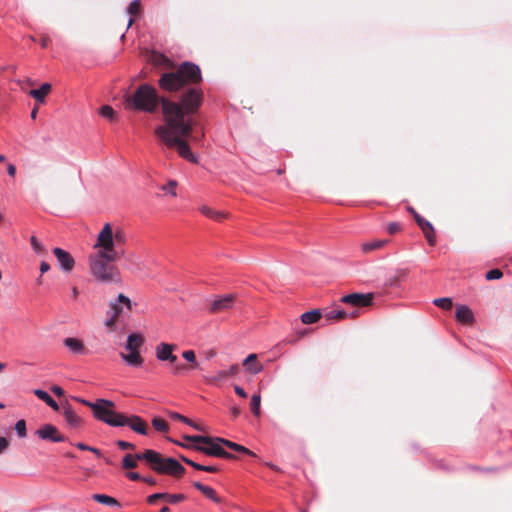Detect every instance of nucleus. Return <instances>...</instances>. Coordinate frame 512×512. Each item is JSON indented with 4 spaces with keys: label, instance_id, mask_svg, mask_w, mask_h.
<instances>
[{
    "label": "nucleus",
    "instance_id": "423d86ee",
    "mask_svg": "<svg viewBox=\"0 0 512 512\" xmlns=\"http://www.w3.org/2000/svg\"><path fill=\"white\" fill-rule=\"evenodd\" d=\"M93 411V417L111 427H123L124 414L115 409L111 400L98 398L93 404H88Z\"/></svg>",
    "mask_w": 512,
    "mask_h": 512
},
{
    "label": "nucleus",
    "instance_id": "aec40b11",
    "mask_svg": "<svg viewBox=\"0 0 512 512\" xmlns=\"http://www.w3.org/2000/svg\"><path fill=\"white\" fill-rule=\"evenodd\" d=\"M63 416L67 425L72 428H78L82 423V418L69 405L63 406Z\"/></svg>",
    "mask_w": 512,
    "mask_h": 512
},
{
    "label": "nucleus",
    "instance_id": "6e6552de",
    "mask_svg": "<svg viewBox=\"0 0 512 512\" xmlns=\"http://www.w3.org/2000/svg\"><path fill=\"white\" fill-rule=\"evenodd\" d=\"M147 464L157 473L180 476L184 473L183 465L172 457H162L160 453H148Z\"/></svg>",
    "mask_w": 512,
    "mask_h": 512
},
{
    "label": "nucleus",
    "instance_id": "4468645a",
    "mask_svg": "<svg viewBox=\"0 0 512 512\" xmlns=\"http://www.w3.org/2000/svg\"><path fill=\"white\" fill-rule=\"evenodd\" d=\"M408 210L414 216L415 221L423 231L427 241L430 243V245H434L435 235L432 224L428 220L421 217L413 208L409 207Z\"/></svg>",
    "mask_w": 512,
    "mask_h": 512
},
{
    "label": "nucleus",
    "instance_id": "ddd939ff",
    "mask_svg": "<svg viewBox=\"0 0 512 512\" xmlns=\"http://www.w3.org/2000/svg\"><path fill=\"white\" fill-rule=\"evenodd\" d=\"M176 348L175 345L161 342L155 348V356L157 360L164 362L168 361L174 364L177 361V356L173 354V350Z\"/></svg>",
    "mask_w": 512,
    "mask_h": 512
},
{
    "label": "nucleus",
    "instance_id": "13d9d810",
    "mask_svg": "<svg viewBox=\"0 0 512 512\" xmlns=\"http://www.w3.org/2000/svg\"><path fill=\"white\" fill-rule=\"evenodd\" d=\"M127 477L132 481H137V480L142 479L141 475L137 472H129V473H127Z\"/></svg>",
    "mask_w": 512,
    "mask_h": 512
},
{
    "label": "nucleus",
    "instance_id": "69168bd1",
    "mask_svg": "<svg viewBox=\"0 0 512 512\" xmlns=\"http://www.w3.org/2000/svg\"><path fill=\"white\" fill-rule=\"evenodd\" d=\"M48 43H49V37L44 36L41 38L40 45L42 48H46L48 46Z\"/></svg>",
    "mask_w": 512,
    "mask_h": 512
},
{
    "label": "nucleus",
    "instance_id": "c03bdc74",
    "mask_svg": "<svg viewBox=\"0 0 512 512\" xmlns=\"http://www.w3.org/2000/svg\"><path fill=\"white\" fill-rule=\"evenodd\" d=\"M502 276H503V273L501 270L492 269L486 273L485 278H486V280L491 281V280L500 279Z\"/></svg>",
    "mask_w": 512,
    "mask_h": 512
},
{
    "label": "nucleus",
    "instance_id": "4c0bfd02",
    "mask_svg": "<svg viewBox=\"0 0 512 512\" xmlns=\"http://www.w3.org/2000/svg\"><path fill=\"white\" fill-rule=\"evenodd\" d=\"M433 304L444 310L452 308V300L450 298H436L434 299Z\"/></svg>",
    "mask_w": 512,
    "mask_h": 512
},
{
    "label": "nucleus",
    "instance_id": "f3484780",
    "mask_svg": "<svg viewBox=\"0 0 512 512\" xmlns=\"http://www.w3.org/2000/svg\"><path fill=\"white\" fill-rule=\"evenodd\" d=\"M63 345L74 355H83L87 353V349L83 341L76 337L64 338Z\"/></svg>",
    "mask_w": 512,
    "mask_h": 512
},
{
    "label": "nucleus",
    "instance_id": "864d4df0",
    "mask_svg": "<svg viewBox=\"0 0 512 512\" xmlns=\"http://www.w3.org/2000/svg\"><path fill=\"white\" fill-rule=\"evenodd\" d=\"M185 369H186V366L183 364L174 365L171 369V373L174 375H178Z\"/></svg>",
    "mask_w": 512,
    "mask_h": 512
},
{
    "label": "nucleus",
    "instance_id": "a19ab883",
    "mask_svg": "<svg viewBox=\"0 0 512 512\" xmlns=\"http://www.w3.org/2000/svg\"><path fill=\"white\" fill-rule=\"evenodd\" d=\"M100 114L102 117H104L106 119L113 120L115 111L113 110L112 107H110L108 105H104L100 109Z\"/></svg>",
    "mask_w": 512,
    "mask_h": 512
},
{
    "label": "nucleus",
    "instance_id": "603ef678",
    "mask_svg": "<svg viewBox=\"0 0 512 512\" xmlns=\"http://www.w3.org/2000/svg\"><path fill=\"white\" fill-rule=\"evenodd\" d=\"M400 229V225L396 222L389 223L387 230L390 234L396 233Z\"/></svg>",
    "mask_w": 512,
    "mask_h": 512
},
{
    "label": "nucleus",
    "instance_id": "774afa93",
    "mask_svg": "<svg viewBox=\"0 0 512 512\" xmlns=\"http://www.w3.org/2000/svg\"><path fill=\"white\" fill-rule=\"evenodd\" d=\"M90 452H92L93 454L97 455L98 457L101 456V452L99 449L95 448V447H91L90 448Z\"/></svg>",
    "mask_w": 512,
    "mask_h": 512
},
{
    "label": "nucleus",
    "instance_id": "72a5a7b5",
    "mask_svg": "<svg viewBox=\"0 0 512 512\" xmlns=\"http://www.w3.org/2000/svg\"><path fill=\"white\" fill-rule=\"evenodd\" d=\"M93 498L98 503H101V504H104L107 506L117 505L116 499H114L113 497H110L108 495H105V494H95V495H93Z\"/></svg>",
    "mask_w": 512,
    "mask_h": 512
},
{
    "label": "nucleus",
    "instance_id": "c756f323",
    "mask_svg": "<svg viewBox=\"0 0 512 512\" xmlns=\"http://www.w3.org/2000/svg\"><path fill=\"white\" fill-rule=\"evenodd\" d=\"M169 416L174 419V420H179V421H182L183 423L185 424H188L189 426H191L192 428H194L195 430H198V431H205V428L201 425H198L196 424L195 422H193L192 420H190L189 418L179 414L178 412H171L169 414Z\"/></svg>",
    "mask_w": 512,
    "mask_h": 512
},
{
    "label": "nucleus",
    "instance_id": "f257e3e1",
    "mask_svg": "<svg viewBox=\"0 0 512 512\" xmlns=\"http://www.w3.org/2000/svg\"><path fill=\"white\" fill-rule=\"evenodd\" d=\"M202 99L203 93L196 87L187 88L178 102L163 99L164 124L157 126L154 131L162 143L168 148H175L180 157L192 163H196L197 158L186 138L191 136L196 125L193 116L198 112Z\"/></svg>",
    "mask_w": 512,
    "mask_h": 512
},
{
    "label": "nucleus",
    "instance_id": "8fccbe9b",
    "mask_svg": "<svg viewBox=\"0 0 512 512\" xmlns=\"http://www.w3.org/2000/svg\"><path fill=\"white\" fill-rule=\"evenodd\" d=\"M148 453H156V451L147 449L143 453H137V454L133 455V457L135 458L136 462H137V460H144L147 463V456H145V455H148Z\"/></svg>",
    "mask_w": 512,
    "mask_h": 512
},
{
    "label": "nucleus",
    "instance_id": "6e6d98bb",
    "mask_svg": "<svg viewBox=\"0 0 512 512\" xmlns=\"http://www.w3.org/2000/svg\"><path fill=\"white\" fill-rule=\"evenodd\" d=\"M51 391L56 395V396H63L64 395V390L62 387L58 386V385H53L51 388Z\"/></svg>",
    "mask_w": 512,
    "mask_h": 512
},
{
    "label": "nucleus",
    "instance_id": "20e7f679",
    "mask_svg": "<svg viewBox=\"0 0 512 512\" xmlns=\"http://www.w3.org/2000/svg\"><path fill=\"white\" fill-rule=\"evenodd\" d=\"M165 97H160L156 89L149 84H142L136 88L133 94L125 99L127 109H133L146 113H154L159 104L162 105Z\"/></svg>",
    "mask_w": 512,
    "mask_h": 512
},
{
    "label": "nucleus",
    "instance_id": "f03ea898",
    "mask_svg": "<svg viewBox=\"0 0 512 512\" xmlns=\"http://www.w3.org/2000/svg\"><path fill=\"white\" fill-rule=\"evenodd\" d=\"M94 249L96 251L88 256L90 274L101 283L117 281L119 270L113 263L123 256V252H111L101 247H94Z\"/></svg>",
    "mask_w": 512,
    "mask_h": 512
},
{
    "label": "nucleus",
    "instance_id": "052dcab7",
    "mask_svg": "<svg viewBox=\"0 0 512 512\" xmlns=\"http://www.w3.org/2000/svg\"><path fill=\"white\" fill-rule=\"evenodd\" d=\"M7 173L9 176L14 177L16 174V167L13 164H9L7 166Z\"/></svg>",
    "mask_w": 512,
    "mask_h": 512
},
{
    "label": "nucleus",
    "instance_id": "cd10ccee",
    "mask_svg": "<svg viewBox=\"0 0 512 512\" xmlns=\"http://www.w3.org/2000/svg\"><path fill=\"white\" fill-rule=\"evenodd\" d=\"M199 210L203 215H205L211 219L217 220V221H221L222 219H224L226 217V215L223 211L214 210L211 207H208L206 205L201 206L199 208Z\"/></svg>",
    "mask_w": 512,
    "mask_h": 512
},
{
    "label": "nucleus",
    "instance_id": "79ce46f5",
    "mask_svg": "<svg viewBox=\"0 0 512 512\" xmlns=\"http://www.w3.org/2000/svg\"><path fill=\"white\" fill-rule=\"evenodd\" d=\"M32 249L37 254H43L45 251L44 246L37 240L35 236H32L30 239Z\"/></svg>",
    "mask_w": 512,
    "mask_h": 512
},
{
    "label": "nucleus",
    "instance_id": "393cba45",
    "mask_svg": "<svg viewBox=\"0 0 512 512\" xmlns=\"http://www.w3.org/2000/svg\"><path fill=\"white\" fill-rule=\"evenodd\" d=\"M33 393L42 401H44L52 410L59 411L60 407L58 403L42 389H35Z\"/></svg>",
    "mask_w": 512,
    "mask_h": 512
},
{
    "label": "nucleus",
    "instance_id": "7c9ffc66",
    "mask_svg": "<svg viewBox=\"0 0 512 512\" xmlns=\"http://www.w3.org/2000/svg\"><path fill=\"white\" fill-rule=\"evenodd\" d=\"M320 317H321L320 310L315 309V310H311V311L303 313L301 315V321L304 324H313V323H316Z\"/></svg>",
    "mask_w": 512,
    "mask_h": 512
},
{
    "label": "nucleus",
    "instance_id": "a18cd8bd",
    "mask_svg": "<svg viewBox=\"0 0 512 512\" xmlns=\"http://www.w3.org/2000/svg\"><path fill=\"white\" fill-rule=\"evenodd\" d=\"M140 10V1L139 0H133L128 8H127V13L129 15H136Z\"/></svg>",
    "mask_w": 512,
    "mask_h": 512
},
{
    "label": "nucleus",
    "instance_id": "680f3d73",
    "mask_svg": "<svg viewBox=\"0 0 512 512\" xmlns=\"http://www.w3.org/2000/svg\"><path fill=\"white\" fill-rule=\"evenodd\" d=\"M73 399H74L75 401H77V402H79V403H81V404H83V405L87 406V407H88V404H93V402L88 401V400L83 399V398H80V397H73Z\"/></svg>",
    "mask_w": 512,
    "mask_h": 512
},
{
    "label": "nucleus",
    "instance_id": "3c124183",
    "mask_svg": "<svg viewBox=\"0 0 512 512\" xmlns=\"http://www.w3.org/2000/svg\"><path fill=\"white\" fill-rule=\"evenodd\" d=\"M117 446L121 449V450H127V449H134L135 446L134 444L130 443V442H127V441H124V440H118L116 442Z\"/></svg>",
    "mask_w": 512,
    "mask_h": 512
},
{
    "label": "nucleus",
    "instance_id": "a878e982",
    "mask_svg": "<svg viewBox=\"0 0 512 512\" xmlns=\"http://www.w3.org/2000/svg\"><path fill=\"white\" fill-rule=\"evenodd\" d=\"M193 486L199 490L201 493H203L207 498L211 499L212 501L219 503L220 498L217 496L215 490L211 488L210 486L203 485L200 482H194Z\"/></svg>",
    "mask_w": 512,
    "mask_h": 512
},
{
    "label": "nucleus",
    "instance_id": "1a4fd4ad",
    "mask_svg": "<svg viewBox=\"0 0 512 512\" xmlns=\"http://www.w3.org/2000/svg\"><path fill=\"white\" fill-rule=\"evenodd\" d=\"M131 307L130 299L123 294H119L117 300L110 303L107 314H111L118 319L122 314L130 312Z\"/></svg>",
    "mask_w": 512,
    "mask_h": 512
},
{
    "label": "nucleus",
    "instance_id": "c85d7f7f",
    "mask_svg": "<svg viewBox=\"0 0 512 512\" xmlns=\"http://www.w3.org/2000/svg\"><path fill=\"white\" fill-rule=\"evenodd\" d=\"M218 441H221V443L225 446H227L228 448L234 450V451H237V452H241V453H245V454H248V455H254V453L252 451H250L248 448L240 445V444H237L235 442H232L230 440H227V439H224V438H218L217 439Z\"/></svg>",
    "mask_w": 512,
    "mask_h": 512
},
{
    "label": "nucleus",
    "instance_id": "473e14b6",
    "mask_svg": "<svg viewBox=\"0 0 512 512\" xmlns=\"http://www.w3.org/2000/svg\"><path fill=\"white\" fill-rule=\"evenodd\" d=\"M261 396L259 393H255L251 397L250 407L251 411L255 416L260 415Z\"/></svg>",
    "mask_w": 512,
    "mask_h": 512
},
{
    "label": "nucleus",
    "instance_id": "b1692460",
    "mask_svg": "<svg viewBox=\"0 0 512 512\" xmlns=\"http://www.w3.org/2000/svg\"><path fill=\"white\" fill-rule=\"evenodd\" d=\"M51 91V85L49 83H43L40 88L32 89L29 91V95L33 97L37 102L43 103L45 97Z\"/></svg>",
    "mask_w": 512,
    "mask_h": 512
},
{
    "label": "nucleus",
    "instance_id": "bf43d9fd",
    "mask_svg": "<svg viewBox=\"0 0 512 512\" xmlns=\"http://www.w3.org/2000/svg\"><path fill=\"white\" fill-rule=\"evenodd\" d=\"M50 270V265L46 261L40 263V272L44 274Z\"/></svg>",
    "mask_w": 512,
    "mask_h": 512
},
{
    "label": "nucleus",
    "instance_id": "9b49d317",
    "mask_svg": "<svg viewBox=\"0 0 512 512\" xmlns=\"http://www.w3.org/2000/svg\"><path fill=\"white\" fill-rule=\"evenodd\" d=\"M373 299L372 293L362 294V293H352L349 295H345L341 298L343 303L349 304L353 307H367L371 305Z\"/></svg>",
    "mask_w": 512,
    "mask_h": 512
},
{
    "label": "nucleus",
    "instance_id": "37998d69",
    "mask_svg": "<svg viewBox=\"0 0 512 512\" xmlns=\"http://www.w3.org/2000/svg\"><path fill=\"white\" fill-rule=\"evenodd\" d=\"M176 185H177L176 181L170 180L167 184L163 185L161 187V189L163 191H165L166 193H169L171 196L175 197L176 196V190H175Z\"/></svg>",
    "mask_w": 512,
    "mask_h": 512
},
{
    "label": "nucleus",
    "instance_id": "dca6fc26",
    "mask_svg": "<svg viewBox=\"0 0 512 512\" xmlns=\"http://www.w3.org/2000/svg\"><path fill=\"white\" fill-rule=\"evenodd\" d=\"M123 426H129L131 430L134 432L141 434V435H147L148 434V427L145 421L137 415H132L127 417L124 414V420H123Z\"/></svg>",
    "mask_w": 512,
    "mask_h": 512
},
{
    "label": "nucleus",
    "instance_id": "5fc2aeb1",
    "mask_svg": "<svg viewBox=\"0 0 512 512\" xmlns=\"http://www.w3.org/2000/svg\"><path fill=\"white\" fill-rule=\"evenodd\" d=\"M9 446V442L5 437L0 436V454H2Z\"/></svg>",
    "mask_w": 512,
    "mask_h": 512
},
{
    "label": "nucleus",
    "instance_id": "412c9836",
    "mask_svg": "<svg viewBox=\"0 0 512 512\" xmlns=\"http://www.w3.org/2000/svg\"><path fill=\"white\" fill-rule=\"evenodd\" d=\"M239 371V366L237 364L231 365L228 369L219 370L215 373V375L208 378L210 383H215L217 381L225 380L229 377L235 376Z\"/></svg>",
    "mask_w": 512,
    "mask_h": 512
},
{
    "label": "nucleus",
    "instance_id": "e2e57ef3",
    "mask_svg": "<svg viewBox=\"0 0 512 512\" xmlns=\"http://www.w3.org/2000/svg\"><path fill=\"white\" fill-rule=\"evenodd\" d=\"M76 447L78 449H80V450H83V451H90V448H91V446H88V445H86L84 443H81V442L77 443Z\"/></svg>",
    "mask_w": 512,
    "mask_h": 512
},
{
    "label": "nucleus",
    "instance_id": "bb28decb",
    "mask_svg": "<svg viewBox=\"0 0 512 512\" xmlns=\"http://www.w3.org/2000/svg\"><path fill=\"white\" fill-rule=\"evenodd\" d=\"M357 313V310H353L351 312H346L344 310H330L325 313V317L327 320L343 319L346 317H355Z\"/></svg>",
    "mask_w": 512,
    "mask_h": 512
},
{
    "label": "nucleus",
    "instance_id": "58836bf2",
    "mask_svg": "<svg viewBox=\"0 0 512 512\" xmlns=\"http://www.w3.org/2000/svg\"><path fill=\"white\" fill-rule=\"evenodd\" d=\"M15 431L20 438H25L27 436L25 420L21 419L16 422Z\"/></svg>",
    "mask_w": 512,
    "mask_h": 512
},
{
    "label": "nucleus",
    "instance_id": "f8f14e48",
    "mask_svg": "<svg viewBox=\"0 0 512 512\" xmlns=\"http://www.w3.org/2000/svg\"><path fill=\"white\" fill-rule=\"evenodd\" d=\"M53 254L55 255L58 265L66 273H69L73 270L75 261L71 254L65 251L62 248L56 247L53 249Z\"/></svg>",
    "mask_w": 512,
    "mask_h": 512
},
{
    "label": "nucleus",
    "instance_id": "f704fd0d",
    "mask_svg": "<svg viewBox=\"0 0 512 512\" xmlns=\"http://www.w3.org/2000/svg\"><path fill=\"white\" fill-rule=\"evenodd\" d=\"M187 464L192 466L194 469L200 470V471H205V472H210V473L218 471V467L217 466L202 465V464H199V463H197V462H195L193 460L187 461Z\"/></svg>",
    "mask_w": 512,
    "mask_h": 512
},
{
    "label": "nucleus",
    "instance_id": "338daca9",
    "mask_svg": "<svg viewBox=\"0 0 512 512\" xmlns=\"http://www.w3.org/2000/svg\"><path fill=\"white\" fill-rule=\"evenodd\" d=\"M231 413L234 417H237L240 414V409L238 407H232Z\"/></svg>",
    "mask_w": 512,
    "mask_h": 512
},
{
    "label": "nucleus",
    "instance_id": "e433bc0d",
    "mask_svg": "<svg viewBox=\"0 0 512 512\" xmlns=\"http://www.w3.org/2000/svg\"><path fill=\"white\" fill-rule=\"evenodd\" d=\"M182 357L192 364V368L197 369L199 367L198 362L196 361V355L193 350H185L182 353Z\"/></svg>",
    "mask_w": 512,
    "mask_h": 512
},
{
    "label": "nucleus",
    "instance_id": "7ed1b4c3",
    "mask_svg": "<svg viewBox=\"0 0 512 512\" xmlns=\"http://www.w3.org/2000/svg\"><path fill=\"white\" fill-rule=\"evenodd\" d=\"M201 80L199 66L191 62H184L176 71L163 73L158 84L165 91L177 92L190 85L198 84Z\"/></svg>",
    "mask_w": 512,
    "mask_h": 512
},
{
    "label": "nucleus",
    "instance_id": "39448f33",
    "mask_svg": "<svg viewBox=\"0 0 512 512\" xmlns=\"http://www.w3.org/2000/svg\"><path fill=\"white\" fill-rule=\"evenodd\" d=\"M218 438L219 437H209L204 435H187L184 437V439L190 441L191 444L183 446L192 448L208 456L232 459L234 456L224 450V448L221 446V441L217 440Z\"/></svg>",
    "mask_w": 512,
    "mask_h": 512
},
{
    "label": "nucleus",
    "instance_id": "ea45409f",
    "mask_svg": "<svg viewBox=\"0 0 512 512\" xmlns=\"http://www.w3.org/2000/svg\"><path fill=\"white\" fill-rule=\"evenodd\" d=\"M122 466L125 469H132L137 467V462L131 454H126L122 461Z\"/></svg>",
    "mask_w": 512,
    "mask_h": 512
},
{
    "label": "nucleus",
    "instance_id": "4be33fe9",
    "mask_svg": "<svg viewBox=\"0 0 512 512\" xmlns=\"http://www.w3.org/2000/svg\"><path fill=\"white\" fill-rule=\"evenodd\" d=\"M120 356L122 360L131 367H140L144 362L139 351H129L128 354L121 353Z\"/></svg>",
    "mask_w": 512,
    "mask_h": 512
},
{
    "label": "nucleus",
    "instance_id": "5701e85b",
    "mask_svg": "<svg viewBox=\"0 0 512 512\" xmlns=\"http://www.w3.org/2000/svg\"><path fill=\"white\" fill-rule=\"evenodd\" d=\"M143 343L144 338L141 334L131 333L127 337L125 348L128 351H139V348L143 345Z\"/></svg>",
    "mask_w": 512,
    "mask_h": 512
},
{
    "label": "nucleus",
    "instance_id": "c9c22d12",
    "mask_svg": "<svg viewBox=\"0 0 512 512\" xmlns=\"http://www.w3.org/2000/svg\"><path fill=\"white\" fill-rule=\"evenodd\" d=\"M152 425L154 429L159 432H166L168 430V424L166 421L159 417H154L152 419Z\"/></svg>",
    "mask_w": 512,
    "mask_h": 512
},
{
    "label": "nucleus",
    "instance_id": "2eb2a0df",
    "mask_svg": "<svg viewBox=\"0 0 512 512\" xmlns=\"http://www.w3.org/2000/svg\"><path fill=\"white\" fill-rule=\"evenodd\" d=\"M233 303L234 295L226 294L214 299L209 306V311L212 313H219L232 308Z\"/></svg>",
    "mask_w": 512,
    "mask_h": 512
},
{
    "label": "nucleus",
    "instance_id": "6ab92c4d",
    "mask_svg": "<svg viewBox=\"0 0 512 512\" xmlns=\"http://www.w3.org/2000/svg\"><path fill=\"white\" fill-rule=\"evenodd\" d=\"M244 369L253 374H259L263 370V365L257 361V355L252 353L249 354L243 361Z\"/></svg>",
    "mask_w": 512,
    "mask_h": 512
},
{
    "label": "nucleus",
    "instance_id": "49530a36",
    "mask_svg": "<svg viewBox=\"0 0 512 512\" xmlns=\"http://www.w3.org/2000/svg\"><path fill=\"white\" fill-rule=\"evenodd\" d=\"M185 496L183 494H167L166 499L172 504H176L182 500H184Z\"/></svg>",
    "mask_w": 512,
    "mask_h": 512
},
{
    "label": "nucleus",
    "instance_id": "9d476101",
    "mask_svg": "<svg viewBox=\"0 0 512 512\" xmlns=\"http://www.w3.org/2000/svg\"><path fill=\"white\" fill-rule=\"evenodd\" d=\"M35 434L42 440H49L55 443L65 441V437L60 434L58 429L52 424L43 425L36 430Z\"/></svg>",
    "mask_w": 512,
    "mask_h": 512
},
{
    "label": "nucleus",
    "instance_id": "a211bd4d",
    "mask_svg": "<svg viewBox=\"0 0 512 512\" xmlns=\"http://www.w3.org/2000/svg\"><path fill=\"white\" fill-rule=\"evenodd\" d=\"M455 318L458 322L466 325H471L475 321L472 310L464 304H459L456 306Z\"/></svg>",
    "mask_w": 512,
    "mask_h": 512
},
{
    "label": "nucleus",
    "instance_id": "09e8293b",
    "mask_svg": "<svg viewBox=\"0 0 512 512\" xmlns=\"http://www.w3.org/2000/svg\"><path fill=\"white\" fill-rule=\"evenodd\" d=\"M166 493H155L148 497L147 501L149 504H154L158 499H166Z\"/></svg>",
    "mask_w": 512,
    "mask_h": 512
},
{
    "label": "nucleus",
    "instance_id": "4d7b16f0",
    "mask_svg": "<svg viewBox=\"0 0 512 512\" xmlns=\"http://www.w3.org/2000/svg\"><path fill=\"white\" fill-rule=\"evenodd\" d=\"M234 391H235V393L238 396H240L242 398H246L247 397V393L245 392V390L242 387L238 386V385L234 386Z\"/></svg>",
    "mask_w": 512,
    "mask_h": 512
},
{
    "label": "nucleus",
    "instance_id": "0eeeda50",
    "mask_svg": "<svg viewBox=\"0 0 512 512\" xmlns=\"http://www.w3.org/2000/svg\"><path fill=\"white\" fill-rule=\"evenodd\" d=\"M126 242V233L120 227L113 228L110 223H105L97 236L93 247L105 248L111 252H123L119 247Z\"/></svg>",
    "mask_w": 512,
    "mask_h": 512
},
{
    "label": "nucleus",
    "instance_id": "2f4dec72",
    "mask_svg": "<svg viewBox=\"0 0 512 512\" xmlns=\"http://www.w3.org/2000/svg\"><path fill=\"white\" fill-rule=\"evenodd\" d=\"M387 240H372L369 242H365L361 245L362 251L365 253H369L374 250H378L386 245Z\"/></svg>",
    "mask_w": 512,
    "mask_h": 512
},
{
    "label": "nucleus",
    "instance_id": "de8ad7c7",
    "mask_svg": "<svg viewBox=\"0 0 512 512\" xmlns=\"http://www.w3.org/2000/svg\"><path fill=\"white\" fill-rule=\"evenodd\" d=\"M108 315V318L106 319L105 321V326L110 328L111 330H114L116 328V323L118 321V319L114 316H112L111 314H107Z\"/></svg>",
    "mask_w": 512,
    "mask_h": 512
},
{
    "label": "nucleus",
    "instance_id": "0e129e2a",
    "mask_svg": "<svg viewBox=\"0 0 512 512\" xmlns=\"http://www.w3.org/2000/svg\"><path fill=\"white\" fill-rule=\"evenodd\" d=\"M144 482L150 484V485H155L156 484V480L155 478L149 476V477H142V479Z\"/></svg>",
    "mask_w": 512,
    "mask_h": 512
}]
</instances>
